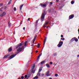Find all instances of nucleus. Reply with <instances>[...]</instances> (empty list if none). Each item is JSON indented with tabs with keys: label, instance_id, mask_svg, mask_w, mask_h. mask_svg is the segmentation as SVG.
Returning a JSON list of instances; mask_svg holds the SVG:
<instances>
[{
	"label": "nucleus",
	"instance_id": "f257e3e1",
	"mask_svg": "<svg viewBox=\"0 0 79 79\" xmlns=\"http://www.w3.org/2000/svg\"><path fill=\"white\" fill-rule=\"evenodd\" d=\"M23 45L22 44V43H20V44L18 45H17V47L16 48H18V47H19V48L18 50V52H20V51H22L23 50V48H20L19 47H21V46H22V45Z\"/></svg>",
	"mask_w": 79,
	"mask_h": 79
},
{
	"label": "nucleus",
	"instance_id": "f03ea898",
	"mask_svg": "<svg viewBox=\"0 0 79 79\" xmlns=\"http://www.w3.org/2000/svg\"><path fill=\"white\" fill-rule=\"evenodd\" d=\"M63 42L62 41L60 42L59 44L57 45L58 47H61V46H62V45H63Z\"/></svg>",
	"mask_w": 79,
	"mask_h": 79
},
{
	"label": "nucleus",
	"instance_id": "7ed1b4c3",
	"mask_svg": "<svg viewBox=\"0 0 79 79\" xmlns=\"http://www.w3.org/2000/svg\"><path fill=\"white\" fill-rule=\"evenodd\" d=\"M44 17H45L44 13H43L42 14V16H41V21H43L44 20Z\"/></svg>",
	"mask_w": 79,
	"mask_h": 79
},
{
	"label": "nucleus",
	"instance_id": "20e7f679",
	"mask_svg": "<svg viewBox=\"0 0 79 79\" xmlns=\"http://www.w3.org/2000/svg\"><path fill=\"white\" fill-rule=\"evenodd\" d=\"M35 68V65H33L32 67V73H35V70H34V68Z\"/></svg>",
	"mask_w": 79,
	"mask_h": 79
},
{
	"label": "nucleus",
	"instance_id": "39448f33",
	"mask_svg": "<svg viewBox=\"0 0 79 79\" xmlns=\"http://www.w3.org/2000/svg\"><path fill=\"white\" fill-rule=\"evenodd\" d=\"M5 15H6V13L5 12H4L2 13V14L0 15V16H4Z\"/></svg>",
	"mask_w": 79,
	"mask_h": 79
},
{
	"label": "nucleus",
	"instance_id": "423d86ee",
	"mask_svg": "<svg viewBox=\"0 0 79 79\" xmlns=\"http://www.w3.org/2000/svg\"><path fill=\"white\" fill-rule=\"evenodd\" d=\"M74 15H72L69 16V19H73L74 18Z\"/></svg>",
	"mask_w": 79,
	"mask_h": 79
},
{
	"label": "nucleus",
	"instance_id": "0eeeda50",
	"mask_svg": "<svg viewBox=\"0 0 79 79\" xmlns=\"http://www.w3.org/2000/svg\"><path fill=\"white\" fill-rule=\"evenodd\" d=\"M49 73H50V71H48L47 72L46 75L47 76H50V74H49Z\"/></svg>",
	"mask_w": 79,
	"mask_h": 79
},
{
	"label": "nucleus",
	"instance_id": "6e6552de",
	"mask_svg": "<svg viewBox=\"0 0 79 79\" xmlns=\"http://www.w3.org/2000/svg\"><path fill=\"white\" fill-rule=\"evenodd\" d=\"M15 56H16V55H14L10 56V59H12L13 58H14V57H15Z\"/></svg>",
	"mask_w": 79,
	"mask_h": 79
},
{
	"label": "nucleus",
	"instance_id": "1a4fd4ad",
	"mask_svg": "<svg viewBox=\"0 0 79 79\" xmlns=\"http://www.w3.org/2000/svg\"><path fill=\"white\" fill-rule=\"evenodd\" d=\"M42 67H40V69H39V71H38L39 73H40L41 71L42 70Z\"/></svg>",
	"mask_w": 79,
	"mask_h": 79
},
{
	"label": "nucleus",
	"instance_id": "9d476101",
	"mask_svg": "<svg viewBox=\"0 0 79 79\" xmlns=\"http://www.w3.org/2000/svg\"><path fill=\"white\" fill-rule=\"evenodd\" d=\"M36 36H35V38H34V39H33V44H34V42H35V39H36Z\"/></svg>",
	"mask_w": 79,
	"mask_h": 79
},
{
	"label": "nucleus",
	"instance_id": "9b49d317",
	"mask_svg": "<svg viewBox=\"0 0 79 79\" xmlns=\"http://www.w3.org/2000/svg\"><path fill=\"white\" fill-rule=\"evenodd\" d=\"M40 44H38L37 46V48H39V47H40Z\"/></svg>",
	"mask_w": 79,
	"mask_h": 79
},
{
	"label": "nucleus",
	"instance_id": "f8f14e48",
	"mask_svg": "<svg viewBox=\"0 0 79 79\" xmlns=\"http://www.w3.org/2000/svg\"><path fill=\"white\" fill-rule=\"evenodd\" d=\"M9 52H11L12 50V48H10L9 49Z\"/></svg>",
	"mask_w": 79,
	"mask_h": 79
},
{
	"label": "nucleus",
	"instance_id": "ddd939ff",
	"mask_svg": "<svg viewBox=\"0 0 79 79\" xmlns=\"http://www.w3.org/2000/svg\"><path fill=\"white\" fill-rule=\"evenodd\" d=\"M41 6L42 7H44V6H46V4H41Z\"/></svg>",
	"mask_w": 79,
	"mask_h": 79
},
{
	"label": "nucleus",
	"instance_id": "4468645a",
	"mask_svg": "<svg viewBox=\"0 0 79 79\" xmlns=\"http://www.w3.org/2000/svg\"><path fill=\"white\" fill-rule=\"evenodd\" d=\"M74 40L75 42H77V41H78V39H77V38H76V37H75V39H74Z\"/></svg>",
	"mask_w": 79,
	"mask_h": 79
},
{
	"label": "nucleus",
	"instance_id": "2eb2a0df",
	"mask_svg": "<svg viewBox=\"0 0 79 79\" xmlns=\"http://www.w3.org/2000/svg\"><path fill=\"white\" fill-rule=\"evenodd\" d=\"M23 5H23L21 6L20 7V10H21L22 9V8H23Z\"/></svg>",
	"mask_w": 79,
	"mask_h": 79
},
{
	"label": "nucleus",
	"instance_id": "dca6fc26",
	"mask_svg": "<svg viewBox=\"0 0 79 79\" xmlns=\"http://www.w3.org/2000/svg\"><path fill=\"white\" fill-rule=\"evenodd\" d=\"M46 66H47V67L48 68H50V65H49V64H46Z\"/></svg>",
	"mask_w": 79,
	"mask_h": 79
},
{
	"label": "nucleus",
	"instance_id": "f3484780",
	"mask_svg": "<svg viewBox=\"0 0 79 79\" xmlns=\"http://www.w3.org/2000/svg\"><path fill=\"white\" fill-rule=\"evenodd\" d=\"M71 4H72V5L74 4V1H72L71 2Z\"/></svg>",
	"mask_w": 79,
	"mask_h": 79
},
{
	"label": "nucleus",
	"instance_id": "a211bd4d",
	"mask_svg": "<svg viewBox=\"0 0 79 79\" xmlns=\"http://www.w3.org/2000/svg\"><path fill=\"white\" fill-rule=\"evenodd\" d=\"M74 39H75V37L73 38L71 40L72 42H73L74 40H75Z\"/></svg>",
	"mask_w": 79,
	"mask_h": 79
},
{
	"label": "nucleus",
	"instance_id": "6ab92c4d",
	"mask_svg": "<svg viewBox=\"0 0 79 79\" xmlns=\"http://www.w3.org/2000/svg\"><path fill=\"white\" fill-rule=\"evenodd\" d=\"M37 75H38L39 76H40V72H38V73Z\"/></svg>",
	"mask_w": 79,
	"mask_h": 79
},
{
	"label": "nucleus",
	"instance_id": "aec40b11",
	"mask_svg": "<svg viewBox=\"0 0 79 79\" xmlns=\"http://www.w3.org/2000/svg\"><path fill=\"white\" fill-rule=\"evenodd\" d=\"M8 56H5L3 58H7Z\"/></svg>",
	"mask_w": 79,
	"mask_h": 79
},
{
	"label": "nucleus",
	"instance_id": "412c9836",
	"mask_svg": "<svg viewBox=\"0 0 79 79\" xmlns=\"http://www.w3.org/2000/svg\"><path fill=\"white\" fill-rule=\"evenodd\" d=\"M44 63H45V61H44L41 62V64H44Z\"/></svg>",
	"mask_w": 79,
	"mask_h": 79
},
{
	"label": "nucleus",
	"instance_id": "4be33fe9",
	"mask_svg": "<svg viewBox=\"0 0 79 79\" xmlns=\"http://www.w3.org/2000/svg\"><path fill=\"white\" fill-rule=\"evenodd\" d=\"M27 41H26L25 43V46H26V45H27Z\"/></svg>",
	"mask_w": 79,
	"mask_h": 79
},
{
	"label": "nucleus",
	"instance_id": "5701e85b",
	"mask_svg": "<svg viewBox=\"0 0 79 79\" xmlns=\"http://www.w3.org/2000/svg\"><path fill=\"white\" fill-rule=\"evenodd\" d=\"M40 56H42V54L40 55L38 57V59H39V58H40Z\"/></svg>",
	"mask_w": 79,
	"mask_h": 79
},
{
	"label": "nucleus",
	"instance_id": "b1692460",
	"mask_svg": "<svg viewBox=\"0 0 79 79\" xmlns=\"http://www.w3.org/2000/svg\"><path fill=\"white\" fill-rule=\"evenodd\" d=\"M61 40H64V38H62L61 39Z\"/></svg>",
	"mask_w": 79,
	"mask_h": 79
},
{
	"label": "nucleus",
	"instance_id": "393cba45",
	"mask_svg": "<svg viewBox=\"0 0 79 79\" xmlns=\"http://www.w3.org/2000/svg\"><path fill=\"white\" fill-rule=\"evenodd\" d=\"M14 11H16V7H14Z\"/></svg>",
	"mask_w": 79,
	"mask_h": 79
},
{
	"label": "nucleus",
	"instance_id": "a878e982",
	"mask_svg": "<svg viewBox=\"0 0 79 79\" xmlns=\"http://www.w3.org/2000/svg\"><path fill=\"white\" fill-rule=\"evenodd\" d=\"M25 78H27V75H25Z\"/></svg>",
	"mask_w": 79,
	"mask_h": 79
},
{
	"label": "nucleus",
	"instance_id": "bb28decb",
	"mask_svg": "<svg viewBox=\"0 0 79 79\" xmlns=\"http://www.w3.org/2000/svg\"><path fill=\"white\" fill-rule=\"evenodd\" d=\"M55 76H56V77H57L58 76V74H55Z\"/></svg>",
	"mask_w": 79,
	"mask_h": 79
},
{
	"label": "nucleus",
	"instance_id": "cd10ccee",
	"mask_svg": "<svg viewBox=\"0 0 79 79\" xmlns=\"http://www.w3.org/2000/svg\"><path fill=\"white\" fill-rule=\"evenodd\" d=\"M24 77L23 76H22L21 77V79H24Z\"/></svg>",
	"mask_w": 79,
	"mask_h": 79
},
{
	"label": "nucleus",
	"instance_id": "c85d7f7f",
	"mask_svg": "<svg viewBox=\"0 0 79 79\" xmlns=\"http://www.w3.org/2000/svg\"><path fill=\"white\" fill-rule=\"evenodd\" d=\"M50 64L52 65V64H53V63L52 62H50Z\"/></svg>",
	"mask_w": 79,
	"mask_h": 79
},
{
	"label": "nucleus",
	"instance_id": "c756f323",
	"mask_svg": "<svg viewBox=\"0 0 79 79\" xmlns=\"http://www.w3.org/2000/svg\"><path fill=\"white\" fill-rule=\"evenodd\" d=\"M48 24V22H46V23H45V25H47V24Z\"/></svg>",
	"mask_w": 79,
	"mask_h": 79
},
{
	"label": "nucleus",
	"instance_id": "7c9ffc66",
	"mask_svg": "<svg viewBox=\"0 0 79 79\" xmlns=\"http://www.w3.org/2000/svg\"><path fill=\"white\" fill-rule=\"evenodd\" d=\"M45 42H44V45H45V42H46V39L45 40Z\"/></svg>",
	"mask_w": 79,
	"mask_h": 79
},
{
	"label": "nucleus",
	"instance_id": "2f4dec72",
	"mask_svg": "<svg viewBox=\"0 0 79 79\" xmlns=\"http://www.w3.org/2000/svg\"><path fill=\"white\" fill-rule=\"evenodd\" d=\"M41 76H44V74H43V73L42 74Z\"/></svg>",
	"mask_w": 79,
	"mask_h": 79
},
{
	"label": "nucleus",
	"instance_id": "473e14b6",
	"mask_svg": "<svg viewBox=\"0 0 79 79\" xmlns=\"http://www.w3.org/2000/svg\"><path fill=\"white\" fill-rule=\"evenodd\" d=\"M61 37H63V35H61Z\"/></svg>",
	"mask_w": 79,
	"mask_h": 79
},
{
	"label": "nucleus",
	"instance_id": "72a5a7b5",
	"mask_svg": "<svg viewBox=\"0 0 79 79\" xmlns=\"http://www.w3.org/2000/svg\"><path fill=\"white\" fill-rule=\"evenodd\" d=\"M10 3H11V1H10L8 2V4H10Z\"/></svg>",
	"mask_w": 79,
	"mask_h": 79
},
{
	"label": "nucleus",
	"instance_id": "f704fd0d",
	"mask_svg": "<svg viewBox=\"0 0 79 79\" xmlns=\"http://www.w3.org/2000/svg\"><path fill=\"white\" fill-rule=\"evenodd\" d=\"M28 21H30V18H29L28 19Z\"/></svg>",
	"mask_w": 79,
	"mask_h": 79
},
{
	"label": "nucleus",
	"instance_id": "c9c22d12",
	"mask_svg": "<svg viewBox=\"0 0 79 79\" xmlns=\"http://www.w3.org/2000/svg\"><path fill=\"white\" fill-rule=\"evenodd\" d=\"M23 30H25V27H24L23 28Z\"/></svg>",
	"mask_w": 79,
	"mask_h": 79
},
{
	"label": "nucleus",
	"instance_id": "e433bc0d",
	"mask_svg": "<svg viewBox=\"0 0 79 79\" xmlns=\"http://www.w3.org/2000/svg\"><path fill=\"white\" fill-rule=\"evenodd\" d=\"M38 51H37V50H36V53H37L38 52Z\"/></svg>",
	"mask_w": 79,
	"mask_h": 79
},
{
	"label": "nucleus",
	"instance_id": "4c0bfd02",
	"mask_svg": "<svg viewBox=\"0 0 79 79\" xmlns=\"http://www.w3.org/2000/svg\"><path fill=\"white\" fill-rule=\"evenodd\" d=\"M58 1H59V0H56V2H57Z\"/></svg>",
	"mask_w": 79,
	"mask_h": 79
},
{
	"label": "nucleus",
	"instance_id": "58836bf2",
	"mask_svg": "<svg viewBox=\"0 0 79 79\" xmlns=\"http://www.w3.org/2000/svg\"><path fill=\"white\" fill-rule=\"evenodd\" d=\"M49 79H52V77L49 78Z\"/></svg>",
	"mask_w": 79,
	"mask_h": 79
},
{
	"label": "nucleus",
	"instance_id": "ea45409f",
	"mask_svg": "<svg viewBox=\"0 0 79 79\" xmlns=\"http://www.w3.org/2000/svg\"><path fill=\"white\" fill-rule=\"evenodd\" d=\"M50 3H51V4H52V2H50Z\"/></svg>",
	"mask_w": 79,
	"mask_h": 79
},
{
	"label": "nucleus",
	"instance_id": "a19ab883",
	"mask_svg": "<svg viewBox=\"0 0 79 79\" xmlns=\"http://www.w3.org/2000/svg\"><path fill=\"white\" fill-rule=\"evenodd\" d=\"M78 57H79V55H78V56H77Z\"/></svg>",
	"mask_w": 79,
	"mask_h": 79
},
{
	"label": "nucleus",
	"instance_id": "79ce46f5",
	"mask_svg": "<svg viewBox=\"0 0 79 79\" xmlns=\"http://www.w3.org/2000/svg\"><path fill=\"white\" fill-rule=\"evenodd\" d=\"M47 28H48V27H47Z\"/></svg>",
	"mask_w": 79,
	"mask_h": 79
}]
</instances>
